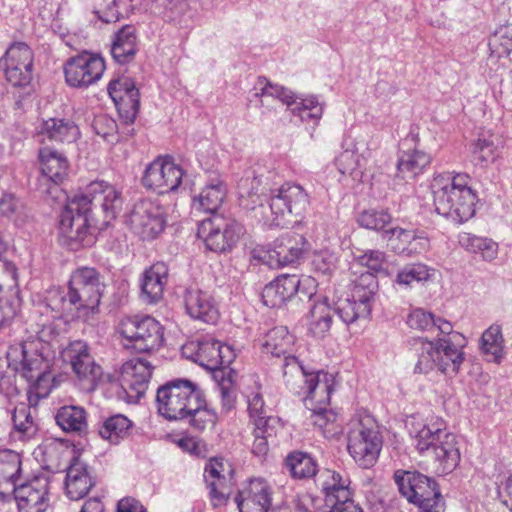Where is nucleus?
<instances>
[{
	"label": "nucleus",
	"mask_w": 512,
	"mask_h": 512,
	"mask_svg": "<svg viewBox=\"0 0 512 512\" xmlns=\"http://www.w3.org/2000/svg\"><path fill=\"white\" fill-rule=\"evenodd\" d=\"M121 191L105 181L90 183L85 191L68 200L60 214L59 243L73 251L89 246L93 237L89 223L98 210L106 221L114 219L122 208Z\"/></svg>",
	"instance_id": "obj_1"
},
{
	"label": "nucleus",
	"mask_w": 512,
	"mask_h": 512,
	"mask_svg": "<svg viewBox=\"0 0 512 512\" xmlns=\"http://www.w3.org/2000/svg\"><path fill=\"white\" fill-rule=\"evenodd\" d=\"M409 432L416 450L430 456L438 472L449 473L458 466L460 451L457 437L445 429L440 419L413 416L409 422Z\"/></svg>",
	"instance_id": "obj_2"
},
{
	"label": "nucleus",
	"mask_w": 512,
	"mask_h": 512,
	"mask_svg": "<svg viewBox=\"0 0 512 512\" xmlns=\"http://www.w3.org/2000/svg\"><path fill=\"white\" fill-rule=\"evenodd\" d=\"M470 182V177L462 173L435 176L430 188L436 212L457 223L471 219L475 215L477 195Z\"/></svg>",
	"instance_id": "obj_3"
},
{
	"label": "nucleus",
	"mask_w": 512,
	"mask_h": 512,
	"mask_svg": "<svg viewBox=\"0 0 512 512\" xmlns=\"http://www.w3.org/2000/svg\"><path fill=\"white\" fill-rule=\"evenodd\" d=\"M310 205L307 191L295 183H284L272 191L268 204H261L255 216L269 227H287L300 222Z\"/></svg>",
	"instance_id": "obj_4"
},
{
	"label": "nucleus",
	"mask_w": 512,
	"mask_h": 512,
	"mask_svg": "<svg viewBox=\"0 0 512 512\" xmlns=\"http://www.w3.org/2000/svg\"><path fill=\"white\" fill-rule=\"evenodd\" d=\"M47 345L41 338H29L9 346L6 357L8 366L35 386L38 394L47 395L50 360L45 354Z\"/></svg>",
	"instance_id": "obj_5"
},
{
	"label": "nucleus",
	"mask_w": 512,
	"mask_h": 512,
	"mask_svg": "<svg viewBox=\"0 0 512 512\" xmlns=\"http://www.w3.org/2000/svg\"><path fill=\"white\" fill-rule=\"evenodd\" d=\"M463 340V344L458 347L449 338H438L430 341L427 338H414L411 346L417 353L418 360L414 371L419 374H429L433 371H439L444 374L458 373L461 364L464 361L463 346L466 338L456 333Z\"/></svg>",
	"instance_id": "obj_6"
},
{
	"label": "nucleus",
	"mask_w": 512,
	"mask_h": 512,
	"mask_svg": "<svg viewBox=\"0 0 512 512\" xmlns=\"http://www.w3.org/2000/svg\"><path fill=\"white\" fill-rule=\"evenodd\" d=\"M382 448V438L374 418L367 413L356 414L349 423L347 449L350 456L362 468H370L377 462Z\"/></svg>",
	"instance_id": "obj_7"
},
{
	"label": "nucleus",
	"mask_w": 512,
	"mask_h": 512,
	"mask_svg": "<svg viewBox=\"0 0 512 512\" xmlns=\"http://www.w3.org/2000/svg\"><path fill=\"white\" fill-rule=\"evenodd\" d=\"M104 284L99 273L90 267L76 269L69 281L68 297L72 298L77 309V318L91 322L99 313Z\"/></svg>",
	"instance_id": "obj_8"
},
{
	"label": "nucleus",
	"mask_w": 512,
	"mask_h": 512,
	"mask_svg": "<svg viewBox=\"0 0 512 512\" xmlns=\"http://www.w3.org/2000/svg\"><path fill=\"white\" fill-rule=\"evenodd\" d=\"M124 348L139 353L157 350L163 343V328L152 317L126 316L117 327Z\"/></svg>",
	"instance_id": "obj_9"
},
{
	"label": "nucleus",
	"mask_w": 512,
	"mask_h": 512,
	"mask_svg": "<svg viewBox=\"0 0 512 512\" xmlns=\"http://www.w3.org/2000/svg\"><path fill=\"white\" fill-rule=\"evenodd\" d=\"M201 395L202 391L191 381H171L157 391L158 412L168 420L185 419Z\"/></svg>",
	"instance_id": "obj_10"
},
{
	"label": "nucleus",
	"mask_w": 512,
	"mask_h": 512,
	"mask_svg": "<svg viewBox=\"0 0 512 512\" xmlns=\"http://www.w3.org/2000/svg\"><path fill=\"white\" fill-rule=\"evenodd\" d=\"M378 288L376 277L371 272L361 273L354 281L351 295L339 298L334 303V311L346 325L367 318L371 313L372 301Z\"/></svg>",
	"instance_id": "obj_11"
},
{
	"label": "nucleus",
	"mask_w": 512,
	"mask_h": 512,
	"mask_svg": "<svg viewBox=\"0 0 512 512\" xmlns=\"http://www.w3.org/2000/svg\"><path fill=\"white\" fill-rule=\"evenodd\" d=\"M242 226L233 219L214 215L199 224L197 235L207 249L214 252L230 250L242 234Z\"/></svg>",
	"instance_id": "obj_12"
},
{
	"label": "nucleus",
	"mask_w": 512,
	"mask_h": 512,
	"mask_svg": "<svg viewBox=\"0 0 512 512\" xmlns=\"http://www.w3.org/2000/svg\"><path fill=\"white\" fill-rule=\"evenodd\" d=\"M39 169L37 190L45 196L57 197L59 185L68 175L69 162L67 157L54 148L42 147L38 153Z\"/></svg>",
	"instance_id": "obj_13"
},
{
	"label": "nucleus",
	"mask_w": 512,
	"mask_h": 512,
	"mask_svg": "<svg viewBox=\"0 0 512 512\" xmlns=\"http://www.w3.org/2000/svg\"><path fill=\"white\" fill-rule=\"evenodd\" d=\"M127 222L143 240H153L165 228L166 212L157 200L142 199L133 206Z\"/></svg>",
	"instance_id": "obj_14"
},
{
	"label": "nucleus",
	"mask_w": 512,
	"mask_h": 512,
	"mask_svg": "<svg viewBox=\"0 0 512 512\" xmlns=\"http://www.w3.org/2000/svg\"><path fill=\"white\" fill-rule=\"evenodd\" d=\"M182 354L209 370L231 364L236 356L231 346L213 338L187 342L182 346Z\"/></svg>",
	"instance_id": "obj_15"
},
{
	"label": "nucleus",
	"mask_w": 512,
	"mask_h": 512,
	"mask_svg": "<svg viewBox=\"0 0 512 512\" xmlns=\"http://www.w3.org/2000/svg\"><path fill=\"white\" fill-rule=\"evenodd\" d=\"M33 62L34 55L30 47L23 42H16L0 58V71L14 87H25L32 80Z\"/></svg>",
	"instance_id": "obj_16"
},
{
	"label": "nucleus",
	"mask_w": 512,
	"mask_h": 512,
	"mask_svg": "<svg viewBox=\"0 0 512 512\" xmlns=\"http://www.w3.org/2000/svg\"><path fill=\"white\" fill-rule=\"evenodd\" d=\"M394 479L400 493L419 508L443 501L435 481L421 473L398 470L394 474Z\"/></svg>",
	"instance_id": "obj_17"
},
{
	"label": "nucleus",
	"mask_w": 512,
	"mask_h": 512,
	"mask_svg": "<svg viewBox=\"0 0 512 512\" xmlns=\"http://www.w3.org/2000/svg\"><path fill=\"white\" fill-rule=\"evenodd\" d=\"M66 83L73 88H88L97 83L106 69L104 59L94 53L82 52L64 65Z\"/></svg>",
	"instance_id": "obj_18"
},
{
	"label": "nucleus",
	"mask_w": 512,
	"mask_h": 512,
	"mask_svg": "<svg viewBox=\"0 0 512 512\" xmlns=\"http://www.w3.org/2000/svg\"><path fill=\"white\" fill-rule=\"evenodd\" d=\"M183 178L182 168L168 156H160L145 169L143 185L159 194L175 191Z\"/></svg>",
	"instance_id": "obj_19"
},
{
	"label": "nucleus",
	"mask_w": 512,
	"mask_h": 512,
	"mask_svg": "<svg viewBox=\"0 0 512 512\" xmlns=\"http://www.w3.org/2000/svg\"><path fill=\"white\" fill-rule=\"evenodd\" d=\"M62 358L67 362L80 381H86L94 388L103 377V370L90 353L88 344L83 340L70 342L62 351Z\"/></svg>",
	"instance_id": "obj_20"
},
{
	"label": "nucleus",
	"mask_w": 512,
	"mask_h": 512,
	"mask_svg": "<svg viewBox=\"0 0 512 512\" xmlns=\"http://www.w3.org/2000/svg\"><path fill=\"white\" fill-rule=\"evenodd\" d=\"M152 369L151 363L143 358H135L123 363L118 381L128 402H135L145 394Z\"/></svg>",
	"instance_id": "obj_21"
},
{
	"label": "nucleus",
	"mask_w": 512,
	"mask_h": 512,
	"mask_svg": "<svg viewBox=\"0 0 512 512\" xmlns=\"http://www.w3.org/2000/svg\"><path fill=\"white\" fill-rule=\"evenodd\" d=\"M50 482L46 475L36 476L14 488L19 512H45L49 506Z\"/></svg>",
	"instance_id": "obj_22"
},
{
	"label": "nucleus",
	"mask_w": 512,
	"mask_h": 512,
	"mask_svg": "<svg viewBox=\"0 0 512 512\" xmlns=\"http://www.w3.org/2000/svg\"><path fill=\"white\" fill-rule=\"evenodd\" d=\"M204 479L213 507L226 505L233 488L230 467L222 459H211L205 466Z\"/></svg>",
	"instance_id": "obj_23"
},
{
	"label": "nucleus",
	"mask_w": 512,
	"mask_h": 512,
	"mask_svg": "<svg viewBox=\"0 0 512 512\" xmlns=\"http://www.w3.org/2000/svg\"><path fill=\"white\" fill-rule=\"evenodd\" d=\"M372 156L373 150L369 141L364 137H357L349 147L339 154L335 164L341 174L360 180Z\"/></svg>",
	"instance_id": "obj_24"
},
{
	"label": "nucleus",
	"mask_w": 512,
	"mask_h": 512,
	"mask_svg": "<svg viewBox=\"0 0 512 512\" xmlns=\"http://www.w3.org/2000/svg\"><path fill=\"white\" fill-rule=\"evenodd\" d=\"M108 92L119 116L126 123L134 122L140 106L139 90L134 81L128 77L113 80L108 85Z\"/></svg>",
	"instance_id": "obj_25"
},
{
	"label": "nucleus",
	"mask_w": 512,
	"mask_h": 512,
	"mask_svg": "<svg viewBox=\"0 0 512 512\" xmlns=\"http://www.w3.org/2000/svg\"><path fill=\"white\" fill-rule=\"evenodd\" d=\"M239 512H267L271 506V488L261 479H251L237 494Z\"/></svg>",
	"instance_id": "obj_26"
},
{
	"label": "nucleus",
	"mask_w": 512,
	"mask_h": 512,
	"mask_svg": "<svg viewBox=\"0 0 512 512\" xmlns=\"http://www.w3.org/2000/svg\"><path fill=\"white\" fill-rule=\"evenodd\" d=\"M306 238L299 234L285 235L274 242L273 249L267 251L266 262L271 266H285L299 260L308 250Z\"/></svg>",
	"instance_id": "obj_27"
},
{
	"label": "nucleus",
	"mask_w": 512,
	"mask_h": 512,
	"mask_svg": "<svg viewBox=\"0 0 512 512\" xmlns=\"http://www.w3.org/2000/svg\"><path fill=\"white\" fill-rule=\"evenodd\" d=\"M318 481L326 502L330 503L332 507L341 506L348 508V504H354L351 499V482L348 477H344L336 471L326 469L320 474Z\"/></svg>",
	"instance_id": "obj_28"
},
{
	"label": "nucleus",
	"mask_w": 512,
	"mask_h": 512,
	"mask_svg": "<svg viewBox=\"0 0 512 512\" xmlns=\"http://www.w3.org/2000/svg\"><path fill=\"white\" fill-rule=\"evenodd\" d=\"M334 379L325 372H311L302 384L300 393L306 394L304 402L309 410H315L319 406H328L333 391Z\"/></svg>",
	"instance_id": "obj_29"
},
{
	"label": "nucleus",
	"mask_w": 512,
	"mask_h": 512,
	"mask_svg": "<svg viewBox=\"0 0 512 512\" xmlns=\"http://www.w3.org/2000/svg\"><path fill=\"white\" fill-rule=\"evenodd\" d=\"M39 312L54 320L65 319L67 321L69 318H77L75 303L72 302L71 297H68V292L59 287H52L46 291Z\"/></svg>",
	"instance_id": "obj_30"
},
{
	"label": "nucleus",
	"mask_w": 512,
	"mask_h": 512,
	"mask_svg": "<svg viewBox=\"0 0 512 512\" xmlns=\"http://www.w3.org/2000/svg\"><path fill=\"white\" fill-rule=\"evenodd\" d=\"M185 308L196 320L214 324L219 319V310L213 297L207 292L190 289L185 294Z\"/></svg>",
	"instance_id": "obj_31"
},
{
	"label": "nucleus",
	"mask_w": 512,
	"mask_h": 512,
	"mask_svg": "<svg viewBox=\"0 0 512 512\" xmlns=\"http://www.w3.org/2000/svg\"><path fill=\"white\" fill-rule=\"evenodd\" d=\"M94 481L88 466L79 458H74L67 468L65 490L71 500L85 497L93 487Z\"/></svg>",
	"instance_id": "obj_32"
},
{
	"label": "nucleus",
	"mask_w": 512,
	"mask_h": 512,
	"mask_svg": "<svg viewBox=\"0 0 512 512\" xmlns=\"http://www.w3.org/2000/svg\"><path fill=\"white\" fill-rule=\"evenodd\" d=\"M167 278L168 267L164 262H156L144 271L141 292L146 302L156 303L162 298Z\"/></svg>",
	"instance_id": "obj_33"
},
{
	"label": "nucleus",
	"mask_w": 512,
	"mask_h": 512,
	"mask_svg": "<svg viewBox=\"0 0 512 512\" xmlns=\"http://www.w3.org/2000/svg\"><path fill=\"white\" fill-rule=\"evenodd\" d=\"M479 351L486 361L502 363L506 352L501 325L494 323L484 330L479 340Z\"/></svg>",
	"instance_id": "obj_34"
},
{
	"label": "nucleus",
	"mask_w": 512,
	"mask_h": 512,
	"mask_svg": "<svg viewBox=\"0 0 512 512\" xmlns=\"http://www.w3.org/2000/svg\"><path fill=\"white\" fill-rule=\"evenodd\" d=\"M294 283L291 275L283 274L267 284L262 291V300L265 306L280 308L294 294Z\"/></svg>",
	"instance_id": "obj_35"
},
{
	"label": "nucleus",
	"mask_w": 512,
	"mask_h": 512,
	"mask_svg": "<svg viewBox=\"0 0 512 512\" xmlns=\"http://www.w3.org/2000/svg\"><path fill=\"white\" fill-rule=\"evenodd\" d=\"M227 189L221 180L209 182L200 193L194 196L192 207L197 211L215 213L224 202Z\"/></svg>",
	"instance_id": "obj_36"
},
{
	"label": "nucleus",
	"mask_w": 512,
	"mask_h": 512,
	"mask_svg": "<svg viewBox=\"0 0 512 512\" xmlns=\"http://www.w3.org/2000/svg\"><path fill=\"white\" fill-rule=\"evenodd\" d=\"M244 395L247 400L250 422L254 427L261 430L268 424H275L277 422L275 418L268 416L261 386L256 381H254L253 385L245 388Z\"/></svg>",
	"instance_id": "obj_37"
},
{
	"label": "nucleus",
	"mask_w": 512,
	"mask_h": 512,
	"mask_svg": "<svg viewBox=\"0 0 512 512\" xmlns=\"http://www.w3.org/2000/svg\"><path fill=\"white\" fill-rule=\"evenodd\" d=\"M334 314L326 298L315 302L308 316V331L316 338H324L331 330Z\"/></svg>",
	"instance_id": "obj_38"
},
{
	"label": "nucleus",
	"mask_w": 512,
	"mask_h": 512,
	"mask_svg": "<svg viewBox=\"0 0 512 512\" xmlns=\"http://www.w3.org/2000/svg\"><path fill=\"white\" fill-rule=\"evenodd\" d=\"M137 51L136 29L131 25L123 26L113 38L111 54L120 64L130 62Z\"/></svg>",
	"instance_id": "obj_39"
},
{
	"label": "nucleus",
	"mask_w": 512,
	"mask_h": 512,
	"mask_svg": "<svg viewBox=\"0 0 512 512\" xmlns=\"http://www.w3.org/2000/svg\"><path fill=\"white\" fill-rule=\"evenodd\" d=\"M501 139L498 135L481 133L470 146L473 161L480 165L493 163L499 157Z\"/></svg>",
	"instance_id": "obj_40"
},
{
	"label": "nucleus",
	"mask_w": 512,
	"mask_h": 512,
	"mask_svg": "<svg viewBox=\"0 0 512 512\" xmlns=\"http://www.w3.org/2000/svg\"><path fill=\"white\" fill-rule=\"evenodd\" d=\"M78 127L71 121L57 118L44 120L40 126L39 136L58 142H74L79 137Z\"/></svg>",
	"instance_id": "obj_41"
},
{
	"label": "nucleus",
	"mask_w": 512,
	"mask_h": 512,
	"mask_svg": "<svg viewBox=\"0 0 512 512\" xmlns=\"http://www.w3.org/2000/svg\"><path fill=\"white\" fill-rule=\"evenodd\" d=\"M430 162L431 156L422 150L404 151L397 162L398 176L403 179H413L421 174Z\"/></svg>",
	"instance_id": "obj_42"
},
{
	"label": "nucleus",
	"mask_w": 512,
	"mask_h": 512,
	"mask_svg": "<svg viewBox=\"0 0 512 512\" xmlns=\"http://www.w3.org/2000/svg\"><path fill=\"white\" fill-rule=\"evenodd\" d=\"M459 243L466 251L479 254L484 261H493L498 256V243L490 238L463 233L459 236Z\"/></svg>",
	"instance_id": "obj_43"
},
{
	"label": "nucleus",
	"mask_w": 512,
	"mask_h": 512,
	"mask_svg": "<svg viewBox=\"0 0 512 512\" xmlns=\"http://www.w3.org/2000/svg\"><path fill=\"white\" fill-rule=\"evenodd\" d=\"M294 337L286 327L279 326L271 329L264 337L263 350L267 354L280 357L292 350Z\"/></svg>",
	"instance_id": "obj_44"
},
{
	"label": "nucleus",
	"mask_w": 512,
	"mask_h": 512,
	"mask_svg": "<svg viewBox=\"0 0 512 512\" xmlns=\"http://www.w3.org/2000/svg\"><path fill=\"white\" fill-rule=\"evenodd\" d=\"M435 275V269L424 263L408 264L401 268L393 280L394 285L411 288L413 283H425Z\"/></svg>",
	"instance_id": "obj_45"
},
{
	"label": "nucleus",
	"mask_w": 512,
	"mask_h": 512,
	"mask_svg": "<svg viewBox=\"0 0 512 512\" xmlns=\"http://www.w3.org/2000/svg\"><path fill=\"white\" fill-rule=\"evenodd\" d=\"M255 96L259 98L261 106L268 105V98L279 99L283 104L291 106L295 102V95L287 88L272 84L265 77H259L254 86Z\"/></svg>",
	"instance_id": "obj_46"
},
{
	"label": "nucleus",
	"mask_w": 512,
	"mask_h": 512,
	"mask_svg": "<svg viewBox=\"0 0 512 512\" xmlns=\"http://www.w3.org/2000/svg\"><path fill=\"white\" fill-rule=\"evenodd\" d=\"M186 418L190 426L199 432L212 431L218 421L215 411L206 406L203 394L197 400V404L191 408V412L187 414Z\"/></svg>",
	"instance_id": "obj_47"
},
{
	"label": "nucleus",
	"mask_w": 512,
	"mask_h": 512,
	"mask_svg": "<svg viewBox=\"0 0 512 512\" xmlns=\"http://www.w3.org/2000/svg\"><path fill=\"white\" fill-rule=\"evenodd\" d=\"M56 422L64 431L81 433L87 428L86 412L78 406H64L58 410Z\"/></svg>",
	"instance_id": "obj_48"
},
{
	"label": "nucleus",
	"mask_w": 512,
	"mask_h": 512,
	"mask_svg": "<svg viewBox=\"0 0 512 512\" xmlns=\"http://www.w3.org/2000/svg\"><path fill=\"white\" fill-rule=\"evenodd\" d=\"M14 433L22 440H30L37 433V425L31 415L30 407L26 404L17 406L12 414Z\"/></svg>",
	"instance_id": "obj_49"
},
{
	"label": "nucleus",
	"mask_w": 512,
	"mask_h": 512,
	"mask_svg": "<svg viewBox=\"0 0 512 512\" xmlns=\"http://www.w3.org/2000/svg\"><path fill=\"white\" fill-rule=\"evenodd\" d=\"M131 426L132 422L126 416L118 414L104 421L99 434L103 439L116 444L128 436Z\"/></svg>",
	"instance_id": "obj_50"
},
{
	"label": "nucleus",
	"mask_w": 512,
	"mask_h": 512,
	"mask_svg": "<svg viewBox=\"0 0 512 512\" xmlns=\"http://www.w3.org/2000/svg\"><path fill=\"white\" fill-rule=\"evenodd\" d=\"M310 373L303 367L297 357L293 355H285L283 363V377L286 385L294 390L296 393H300L299 389H302V384L308 378Z\"/></svg>",
	"instance_id": "obj_51"
},
{
	"label": "nucleus",
	"mask_w": 512,
	"mask_h": 512,
	"mask_svg": "<svg viewBox=\"0 0 512 512\" xmlns=\"http://www.w3.org/2000/svg\"><path fill=\"white\" fill-rule=\"evenodd\" d=\"M490 57L502 58L512 51V25L499 27L488 41Z\"/></svg>",
	"instance_id": "obj_52"
},
{
	"label": "nucleus",
	"mask_w": 512,
	"mask_h": 512,
	"mask_svg": "<svg viewBox=\"0 0 512 512\" xmlns=\"http://www.w3.org/2000/svg\"><path fill=\"white\" fill-rule=\"evenodd\" d=\"M286 467L294 478H309L316 474V463L306 453L294 452L286 458Z\"/></svg>",
	"instance_id": "obj_53"
},
{
	"label": "nucleus",
	"mask_w": 512,
	"mask_h": 512,
	"mask_svg": "<svg viewBox=\"0 0 512 512\" xmlns=\"http://www.w3.org/2000/svg\"><path fill=\"white\" fill-rule=\"evenodd\" d=\"M292 113L300 117L302 121L318 123L323 116L324 104L320 103L314 95L301 98L300 102L293 103Z\"/></svg>",
	"instance_id": "obj_54"
},
{
	"label": "nucleus",
	"mask_w": 512,
	"mask_h": 512,
	"mask_svg": "<svg viewBox=\"0 0 512 512\" xmlns=\"http://www.w3.org/2000/svg\"><path fill=\"white\" fill-rule=\"evenodd\" d=\"M21 473V457L12 450L0 451V483L16 484Z\"/></svg>",
	"instance_id": "obj_55"
},
{
	"label": "nucleus",
	"mask_w": 512,
	"mask_h": 512,
	"mask_svg": "<svg viewBox=\"0 0 512 512\" xmlns=\"http://www.w3.org/2000/svg\"><path fill=\"white\" fill-rule=\"evenodd\" d=\"M391 215L383 209H369L362 211L357 218L358 224L366 229L374 231H383L385 227L391 222Z\"/></svg>",
	"instance_id": "obj_56"
},
{
	"label": "nucleus",
	"mask_w": 512,
	"mask_h": 512,
	"mask_svg": "<svg viewBox=\"0 0 512 512\" xmlns=\"http://www.w3.org/2000/svg\"><path fill=\"white\" fill-rule=\"evenodd\" d=\"M311 264L314 272L330 277L337 270L338 257L328 249L320 250L314 253Z\"/></svg>",
	"instance_id": "obj_57"
},
{
	"label": "nucleus",
	"mask_w": 512,
	"mask_h": 512,
	"mask_svg": "<svg viewBox=\"0 0 512 512\" xmlns=\"http://www.w3.org/2000/svg\"><path fill=\"white\" fill-rule=\"evenodd\" d=\"M327 406L316 407L311 411V421L313 425L317 426L325 437H330L337 432L335 425V414L326 408Z\"/></svg>",
	"instance_id": "obj_58"
},
{
	"label": "nucleus",
	"mask_w": 512,
	"mask_h": 512,
	"mask_svg": "<svg viewBox=\"0 0 512 512\" xmlns=\"http://www.w3.org/2000/svg\"><path fill=\"white\" fill-rule=\"evenodd\" d=\"M93 129L97 135L108 143L118 141V126L116 121L108 115H98L93 120Z\"/></svg>",
	"instance_id": "obj_59"
},
{
	"label": "nucleus",
	"mask_w": 512,
	"mask_h": 512,
	"mask_svg": "<svg viewBox=\"0 0 512 512\" xmlns=\"http://www.w3.org/2000/svg\"><path fill=\"white\" fill-rule=\"evenodd\" d=\"M430 247L429 239L424 236H418L414 233L413 239L408 245H402L395 243V239L392 241V249L397 253L405 254L407 256H414L425 253Z\"/></svg>",
	"instance_id": "obj_60"
},
{
	"label": "nucleus",
	"mask_w": 512,
	"mask_h": 512,
	"mask_svg": "<svg viewBox=\"0 0 512 512\" xmlns=\"http://www.w3.org/2000/svg\"><path fill=\"white\" fill-rule=\"evenodd\" d=\"M406 323L411 329L426 331L433 327L434 315L423 308H414L407 315Z\"/></svg>",
	"instance_id": "obj_61"
},
{
	"label": "nucleus",
	"mask_w": 512,
	"mask_h": 512,
	"mask_svg": "<svg viewBox=\"0 0 512 512\" xmlns=\"http://www.w3.org/2000/svg\"><path fill=\"white\" fill-rule=\"evenodd\" d=\"M385 260V253L379 250H368L363 254L355 257V261L359 265L375 272L382 270Z\"/></svg>",
	"instance_id": "obj_62"
},
{
	"label": "nucleus",
	"mask_w": 512,
	"mask_h": 512,
	"mask_svg": "<svg viewBox=\"0 0 512 512\" xmlns=\"http://www.w3.org/2000/svg\"><path fill=\"white\" fill-rule=\"evenodd\" d=\"M254 442L252 445V452L257 456H264L268 452L267 438L274 434V424H268L263 429L254 427Z\"/></svg>",
	"instance_id": "obj_63"
},
{
	"label": "nucleus",
	"mask_w": 512,
	"mask_h": 512,
	"mask_svg": "<svg viewBox=\"0 0 512 512\" xmlns=\"http://www.w3.org/2000/svg\"><path fill=\"white\" fill-rule=\"evenodd\" d=\"M294 283V294H299L303 298H311L317 291V281L311 276L303 275L298 277L291 275Z\"/></svg>",
	"instance_id": "obj_64"
}]
</instances>
